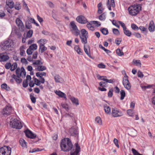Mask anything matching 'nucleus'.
Returning a JSON list of instances; mask_svg holds the SVG:
<instances>
[{"label":"nucleus","mask_w":155,"mask_h":155,"mask_svg":"<svg viewBox=\"0 0 155 155\" xmlns=\"http://www.w3.org/2000/svg\"><path fill=\"white\" fill-rule=\"evenodd\" d=\"M111 114L114 117H119L123 115L122 112L120 110L116 108L112 109Z\"/></svg>","instance_id":"nucleus-7"},{"label":"nucleus","mask_w":155,"mask_h":155,"mask_svg":"<svg viewBox=\"0 0 155 155\" xmlns=\"http://www.w3.org/2000/svg\"><path fill=\"white\" fill-rule=\"evenodd\" d=\"M61 105L62 107L64 108L66 111H68L69 110L68 105L66 104L61 103Z\"/></svg>","instance_id":"nucleus-43"},{"label":"nucleus","mask_w":155,"mask_h":155,"mask_svg":"<svg viewBox=\"0 0 155 155\" xmlns=\"http://www.w3.org/2000/svg\"><path fill=\"white\" fill-rule=\"evenodd\" d=\"M21 146L25 147L26 146V142L23 139H20L19 140Z\"/></svg>","instance_id":"nucleus-33"},{"label":"nucleus","mask_w":155,"mask_h":155,"mask_svg":"<svg viewBox=\"0 0 155 155\" xmlns=\"http://www.w3.org/2000/svg\"><path fill=\"white\" fill-rule=\"evenodd\" d=\"M1 87L2 89H4L6 91H9L10 90V87L8 86L5 83L2 84L1 85Z\"/></svg>","instance_id":"nucleus-31"},{"label":"nucleus","mask_w":155,"mask_h":155,"mask_svg":"<svg viewBox=\"0 0 155 155\" xmlns=\"http://www.w3.org/2000/svg\"><path fill=\"white\" fill-rule=\"evenodd\" d=\"M124 34L130 37L131 35V32L129 30L127 29V28L124 30Z\"/></svg>","instance_id":"nucleus-35"},{"label":"nucleus","mask_w":155,"mask_h":155,"mask_svg":"<svg viewBox=\"0 0 155 155\" xmlns=\"http://www.w3.org/2000/svg\"><path fill=\"white\" fill-rule=\"evenodd\" d=\"M120 94L121 95L120 99L121 100H123L125 96V93L124 90H121L120 92Z\"/></svg>","instance_id":"nucleus-39"},{"label":"nucleus","mask_w":155,"mask_h":155,"mask_svg":"<svg viewBox=\"0 0 155 155\" xmlns=\"http://www.w3.org/2000/svg\"><path fill=\"white\" fill-rule=\"evenodd\" d=\"M131 27L134 30H139V28L136 25L134 24H132L131 25Z\"/></svg>","instance_id":"nucleus-60"},{"label":"nucleus","mask_w":155,"mask_h":155,"mask_svg":"<svg viewBox=\"0 0 155 155\" xmlns=\"http://www.w3.org/2000/svg\"><path fill=\"white\" fill-rule=\"evenodd\" d=\"M21 76L23 78L25 77L26 75V72L24 68L23 67L21 68Z\"/></svg>","instance_id":"nucleus-41"},{"label":"nucleus","mask_w":155,"mask_h":155,"mask_svg":"<svg viewBox=\"0 0 155 155\" xmlns=\"http://www.w3.org/2000/svg\"><path fill=\"white\" fill-rule=\"evenodd\" d=\"M13 111L12 107L11 106H7L3 109L2 114L5 116H7L10 115Z\"/></svg>","instance_id":"nucleus-8"},{"label":"nucleus","mask_w":155,"mask_h":155,"mask_svg":"<svg viewBox=\"0 0 155 155\" xmlns=\"http://www.w3.org/2000/svg\"><path fill=\"white\" fill-rule=\"evenodd\" d=\"M47 47H45V45L39 46V51L41 53H43L45 51L47 50Z\"/></svg>","instance_id":"nucleus-34"},{"label":"nucleus","mask_w":155,"mask_h":155,"mask_svg":"<svg viewBox=\"0 0 155 155\" xmlns=\"http://www.w3.org/2000/svg\"><path fill=\"white\" fill-rule=\"evenodd\" d=\"M36 76L39 78H40L41 79V83L43 84L45 83V79L42 77V76H46V73L45 72H37L36 73Z\"/></svg>","instance_id":"nucleus-13"},{"label":"nucleus","mask_w":155,"mask_h":155,"mask_svg":"<svg viewBox=\"0 0 155 155\" xmlns=\"http://www.w3.org/2000/svg\"><path fill=\"white\" fill-rule=\"evenodd\" d=\"M81 35H80V37H88V34L87 32L85 29H83L81 30Z\"/></svg>","instance_id":"nucleus-25"},{"label":"nucleus","mask_w":155,"mask_h":155,"mask_svg":"<svg viewBox=\"0 0 155 155\" xmlns=\"http://www.w3.org/2000/svg\"><path fill=\"white\" fill-rule=\"evenodd\" d=\"M97 79L101 80L104 81L103 79H106V77L105 76H101L99 75H97Z\"/></svg>","instance_id":"nucleus-59"},{"label":"nucleus","mask_w":155,"mask_h":155,"mask_svg":"<svg viewBox=\"0 0 155 155\" xmlns=\"http://www.w3.org/2000/svg\"><path fill=\"white\" fill-rule=\"evenodd\" d=\"M21 70H20L19 68H18L16 70V76L17 77H21Z\"/></svg>","instance_id":"nucleus-45"},{"label":"nucleus","mask_w":155,"mask_h":155,"mask_svg":"<svg viewBox=\"0 0 155 155\" xmlns=\"http://www.w3.org/2000/svg\"><path fill=\"white\" fill-rule=\"evenodd\" d=\"M71 135L73 136L78 137V127H72L70 130Z\"/></svg>","instance_id":"nucleus-11"},{"label":"nucleus","mask_w":155,"mask_h":155,"mask_svg":"<svg viewBox=\"0 0 155 155\" xmlns=\"http://www.w3.org/2000/svg\"><path fill=\"white\" fill-rule=\"evenodd\" d=\"M70 98L74 104L77 106L79 104V101L77 98L73 97H71Z\"/></svg>","instance_id":"nucleus-27"},{"label":"nucleus","mask_w":155,"mask_h":155,"mask_svg":"<svg viewBox=\"0 0 155 155\" xmlns=\"http://www.w3.org/2000/svg\"><path fill=\"white\" fill-rule=\"evenodd\" d=\"M20 55L21 56H23V54L25 53V51L24 50V46H22L20 48Z\"/></svg>","instance_id":"nucleus-48"},{"label":"nucleus","mask_w":155,"mask_h":155,"mask_svg":"<svg viewBox=\"0 0 155 155\" xmlns=\"http://www.w3.org/2000/svg\"><path fill=\"white\" fill-rule=\"evenodd\" d=\"M70 26L72 33L75 36H78L80 34V31L78 29L75 22L71 21L70 23Z\"/></svg>","instance_id":"nucleus-5"},{"label":"nucleus","mask_w":155,"mask_h":155,"mask_svg":"<svg viewBox=\"0 0 155 155\" xmlns=\"http://www.w3.org/2000/svg\"><path fill=\"white\" fill-rule=\"evenodd\" d=\"M3 147L5 151V155H10L11 153V148L8 146H4Z\"/></svg>","instance_id":"nucleus-16"},{"label":"nucleus","mask_w":155,"mask_h":155,"mask_svg":"<svg viewBox=\"0 0 155 155\" xmlns=\"http://www.w3.org/2000/svg\"><path fill=\"white\" fill-rule=\"evenodd\" d=\"M87 27L89 30L92 31H93L94 30V28L92 26L91 24L89 23L87 24Z\"/></svg>","instance_id":"nucleus-53"},{"label":"nucleus","mask_w":155,"mask_h":155,"mask_svg":"<svg viewBox=\"0 0 155 155\" xmlns=\"http://www.w3.org/2000/svg\"><path fill=\"white\" fill-rule=\"evenodd\" d=\"M155 26L153 21H151L149 23L148 29L150 32H153L155 30Z\"/></svg>","instance_id":"nucleus-19"},{"label":"nucleus","mask_w":155,"mask_h":155,"mask_svg":"<svg viewBox=\"0 0 155 155\" xmlns=\"http://www.w3.org/2000/svg\"><path fill=\"white\" fill-rule=\"evenodd\" d=\"M106 18V15L105 13H103L99 17V19L101 21H104Z\"/></svg>","instance_id":"nucleus-44"},{"label":"nucleus","mask_w":155,"mask_h":155,"mask_svg":"<svg viewBox=\"0 0 155 155\" xmlns=\"http://www.w3.org/2000/svg\"><path fill=\"white\" fill-rule=\"evenodd\" d=\"M20 77H21L16 76V75L14 74L12 76V77L15 80L17 84L21 83L22 81V79L20 78Z\"/></svg>","instance_id":"nucleus-20"},{"label":"nucleus","mask_w":155,"mask_h":155,"mask_svg":"<svg viewBox=\"0 0 155 155\" xmlns=\"http://www.w3.org/2000/svg\"><path fill=\"white\" fill-rule=\"evenodd\" d=\"M29 47L31 49H32L33 51L34 50H35L37 49V46L36 44H33L31 45Z\"/></svg>","instance_id":"nucleus-52"},{"label":"nucleus","mask_w":155,"mask_h":155,"mask_svg":"<svg viewBox=\"0 0 155 155\" xmlns=\"http://www.w3.org/2000/svg\"><path fill=\"white\" fill-rule=\"evenodd\" d=\"M25 133L26 136L27 137L31 139H34L36 137V135L35 134H33L31 131L29 130H26L25 131Z\"/></svg>","instance_id":"nucleus-12"},{"label":"nucleus","mask_w":155,"mask_h":155,"mask_svg":"<svg viewBox=\"0 0 155 155\" xmlns=\"http://www.w3.org/2000/svg\"><path fill=\"white\" fill-rule=\"evenodd\" d=\"M101 31L104 35H107L108 33V30L106 28H104L101 29Z\"/></svg>","instance_id":"nucleus-40"},{"label":"nucleus","mask_w":155,"mask_h":155,"mask_svg":"<svg viewBox=\"0 0 155 155\" xmlns=\"http://www.w3.org/2000/svg\"><path fill=\"white\" fill-rule=\"evenodd\" d=\"M29 21L31 22L34 23L36 26H39V25L36 22L34 19L31 18Z\"/></svg>","instance_id":"nucleus-58"},{"label":"nucleus","mask_w":155,"mask_h":155,"mask_svg":"<svg viewBox=\"0 0 155 155\" xmlns=\"http://www.w3.org/2000/svg\"><path fill=\"white\" fill-rule=\"evenodd\" d=\"M60 147L61 150L67 152L71 150L73 145L71 140L69 138H65L61 140L60 143Z\"/></svg>","instance_id":"nucleus-1"},{"label":"nucleus","mask_w":155,"mask_h":155,"mask_svg":"<svg viewBox=\"0 0 155 155\" xmlns=\"http://www.w3.org/2000/svg\"><path fill=\"white\" fill-rule=\"evenodd\" d=\"M132 151L134 155H142L139 153L137 150L134 148L132 149Z\"/></svg>","instance_id":"nucleus-54"},{"label":"nucleus","mask_w":155,"mask_h":155,"mask_svg":"<svg viewBox=\"0 0 155 155\" xmlns=\"http://www.w3.org/2000/svg\"><path fill=\"white\" fill-rule=\"evenodd\" d=\"M25 26L28 29H30L32 28V25L31 23H29L28 22L26 23Z\"/></svg>","instance_id":"nucleus-63"},{"label":"nucleus","mask_w":155,"mask_h":155,"mask_svg":"<svg viewBox=\"0 0 155 155\" xmlns=\"http://www.w3.org/2000/svg\"><path fill=\"white\" fill-rule=\"evenodd\" d=\"M5 68L7 69L11 68V64L10 62H8L6 63L5 65Z\"/></svg>","instance_id":"nucleus-61"},{"label":"nucleus","mask_w":155,"mask_h":155,"mask_svg":"<svg viewBox=\"0 0 155 155\" xmlns=\"http://www.w3.org/2000/svg\"><path fill=\"white\" fill-rule=\"evenodd\" d=\"M139 29H140L143 33L146 32L147 31V28L143 26H140L139 28Z\"/></svg>","instance_id":"nucleus-51"},{"label":"nucleus","mask_w":155,"mask_h":155,"mask_svg":"<svg viewBox=\"0 0 155 155\" xmlns=\"http://www.w3.org/2000/svg\"><path fill=\"white\" fill-rule=\"evenodd\" d=\"M127 113L130 116L133 117L134 116V111L131 109H129L127 110Z\"/></svg>","instance_id":"nucleus-42"},{"label":"nucleus","mask_w":155,"mask_h":155,"mask_svg":"<svg viewBox=\"0 0 155 155\" xmlns=\"http://www.w3.org/2000/svg\"><path fill=\"white\" fill-rule=\"evenodd\" d=\"M124 76L123 78V84L124 87L127 90H129L130 89L131 85L130 84L128 80V77L126 74L125 71Z\"/></svg>","instance_id":"nucleus-6"},{"label":"nucleus","mask_w":155,"mask_h":155,"mask_svg":"<svg viewBox=\"0 0 155 155\" xmlns=\"http://www.w3.org/2000/svg\"><path fill=\"white\" fill-rule=\"evenodd\" d=\"M21 6L19 3L17 2L15 7V8L17 10H19L21 8Z\"/></svg>","instance_id":"nucleus-64"},{"label":"nucleus","mask_w":155,"mask_h":155,"mask_svg":"<svg viewBox=\"0 0 155 155\" xmlns=\"http://www.w3.org/2000/svg\"><path fill=\"white\" fill-rule=\"evenodd\" d=\"M47 68L45 66L42 65H40L39 66H38L37 68H35L37 71H43L45 70Z\"/></svg>","instance_id":"nucleus-28"},{"label":"nucleus","mask_w":155,"mask_h":155,"mask_svg":"<svg viewBox=\"0 0 155 155\" xmlns=\"http://www.w3.org/2000/svg\"><path fill=\"white\" fill-rule=\"evenodd\" d=\"M43 64V63L39 60H36L33 61L32 65L35 68H37L38 66H39L40 65H42Z\"/></svg>","instance_id":"nucleus-21"},{"label":"nucleus","mask_w":155,"mask_h":155,"mask_svg":"<svg viewBox=\"0 0 155 155\" xmlns=\"http://www.w3.org/2000/svg\"><path fill=\"white\" fill-rule=\"evenodd\" d=\"M33 79L34 81L35 84L37 85L40 86L41 83V79L40 78H39V80H38V79L33 78Z\"/></svg>","instance_id":"nucleus-30"},{"label":"nucleus","mask_w":155,"mask_h":155,"mask_svg":"<svg viewBox=\"0 0 155 155\" xmlns=\"http://www.w3.org/2000/svg\"><path fill=\"white\" fill-rule=\"evenodd\" d=\"M6 5L8 6L10 8H13L14 7V2L12 0H7Z\"/></svg>","instance_id":"nucleus-23"},{"label":"nucleus","mask_w":155,"mask_h":155,"mask_svg":"<svg viewBox=\"0 0 155 155\" xmlns=\"http://www.w3.org/2000/svg\"><path fill=\"white\" fill-rule=\"evenodd\" d=\"M104 109L105 112L107 114H110V108L107 104L104 106Z\"/></svg>","instance_id":"nucleus-24"},{"label":"nucleus","mask_w":155,"mask_h":155,"mask_svg":"<svg viewBox=\"0 0 155 155\" xmlns=\"http://www.w3.org/2000/svg\"><path fill=\"white\" fill-rule=\"evenodd\" d=\"M13 42L11 40L8 39L2 42L0 45L2 50L11 51Z\"/></svg>","instance_id":"nucleus-2"},{"label":"nucleus","mask_w":155,"mask_h":155,"mask_svg":"<svg viewBox=\"0 0 155 155\" xmlns=\"http://www.w3.org/2000/svg\"><path fill=\"white\" fill-rule=\"evenodd\" d=\"M33 33V31L32 30H30L27 32L26 38L31 37L32 36Z\"/></svg>","instance_id":"nucleus-38"},{"label":"nucleus","mask_w":155,"mask_h":155,"mask_svg":"<svg viewBox=\"0 0 155 155\" xmlns=\"http://www.w3.org/2000/svg\"><path fill=\"white\" fill-rule=\"evenodd\" d=\"M15 22L19 30L21 31L25 30V27L21 20L19 18H17L15 20Z\"/></svg>","instance_id":"nucleus-9"},{"label":"nucleus","mask_w":155,"mask_h":155,"mask_svg":"<svg viewBox=\"0 0 155 155\" xmlns=\"http://www.w3.org/2000/svg\"><path fill=\"white\" fill-rule=\"evenodd\" d=\"M30 97L32 102L35 104L36 102V98L34 97V94L32 93L30 95Z\"/></svg>","instance_id":"nucleus-32"},{"label":"nucleus","mask_w":155,"mask_h":155,"mask_svg":"<svg viewBox=\"0 0 155 155\" xmlns=\"http://www.w3.org/2000/svg\"><path fill=\"white\" fill-rule=\"evenodd\" d=\"M80 37L81 40V41L83 44H85L87 43V38L88 37H87L86 36L85 37Z\"/></svg>","instance_id":"nucleus-36"},{"label":"nucleus","mask_w":155,"mask_h":155,"mask_svg":"<svg viewBox=\"0 0 155 155\" xmlns=\"http://www.w3.org/2000/svg\"><path fill=\"white\" fill-rule=\"evenodd\" d=\"M99 47L100 48H101L104 51L106 52L107 54H109L110 53L111 51H109L106 49L105 48L103 47L102 45H99Z\"/></svg>","instance_id":"nucleus-57"},{"label":"nucleus","mask_w":155,"mask_h":155,"mask_svg":"<svg viewBox=\"0 0 155 155\" xmlns=\"http://www.w3.org/2000/svg\"><path fill=\"white\" fill-rule=\"evenodd\" d=\"M104 81H105L107 83H113L115 82V80L113 79H110L108 80L106 78V79H103Z\"/></svg>","instance_id":"nucleus-55"},{"label":"nucleus","mask_w":155,"mask_h":155,"mask_svg":"<svg viewBox=\"0 0 155 155\" xmlns=\"http://www.w3.org/2000/svg\"><path fill=\"white\" fill-rule=\"evenodd\" d=\"M17 64L16 62L13 63L12 64H11V67L10 70L11 71H13L17 68Z\"/></svg>","instance_id":"nucleus-37"},{"label":"nucleus","mask_w":155,"mask_h":155,"mask_svg":"<svg viewBox=\"0 0 155 155\" xmlns=\"http://www.w3.org/2000/svg\"><path fill=\"white\" fill-rule=\"evenodd\" d=\"M76 20L77 22L81 24H85L87 22V19L84 16L81 15L78 16Z\"/></svg>","instance_id":"nucleus-10"},{"label":"nucleus","mask_w":155,"mask_h":155,"mask_svg":"<svg viewBox=\"0 0 155 155\" xmlns=\"http://www.w3.org/2000/svg\"><path fill=\"white\" fill-rule=\"evenodd\" d=\"M74 49L78 54H82V51L81 50L79 45H75L74 46Z\"/></svg>","instance_id":"nucleus-29"},{"label":"nucleus","mask_w":155,"mask_h":155,"mask_svg":"<svg viewBox=\"0 0 155 155\" xmlns=\"http://www.w3.org/2000/svg\"><path fill=\"white\" fill-rule=\"evenodd\" d=\"M116 53L117 55L119 56H121L124 54V53L121 51L119 48H117L116 50Z\"/></svg>","instance_id":"nucleus-46"},{"label":"nucleus","mask_w":155,"mask_h":155,"mask_svg":"<svg viewBox=\"0 0 155 155\" xmlns=\"http://www.w3.org/2000/svg\"><path fill=\"white\" fill-rule=\"evenodd\" d=\"M111 4L109 3V0H107V5L109 10H111V6L113 8L115 7V5L114 0H110Z\"/></svg>","instance_id":"nucleus-15"},{"label":"nucleus","mask_w":155,"mask_h":155,"mask_svg":"<svg viewBox=\"0 0 155 155\" xmlns=\"http://www.w3.org/2000/svg\"><path fill=\"white\" fill-rule=\"evenodd\" d=\"M141 9V7L138 5L131 6L128 8L129 14L132 16H135L137 15Z\"/></svg>","instance_id":"nucleus-3"},{"label":"nucleus","mask_w":155,"mask_h":155,"mask_svg":"<svg viewBox=\"0 0 155 155\" xmlns=\"http://www.w3.org/2000/svg\"><path fill=\"white\" fill-rule=\"evenodd\" d=\"M95 121L99 125L102 124V121L101 118L100 117H97L95 118Z\"/></svg>","instance_id":"nucleus-47"},{"label":"nucleus","mask_w":155,"mask_h":155,"mask_svg":"<svg viewBox=\"0 0 155 155\" xmlns=\"http://www.w3.org/2000/svg\"><path fill=\"white\" fill-rule=\"evenodd\" d=\"M76 146V149L75 151L71 153V155H77L80 151V147L78 143H75V144Z\"/></svg>","instance_id":"nucleus-18"},{"label":"nucleus","mask_w":155,"mask_h":155,"mask_svg":"<svg viewBox=\"0 0 155 155\" xmlns=\"http://www.w3.org/2000/svg\"><path fill=\"white\" fill-rule=\"evenodd\" d=\"M47 40L43 39H41L38 41V43L39 44V46H44Z\"/></svg>","instance_id":"nucleus-26"},{"label":"nucleus","mask_w":155,"mask_h":155,"mask_svg":"<svg viewBox=\"0 0 155 155\" xmlns=\"http://www.w3.org/2000/svg\"><path fill=\"white\" fill-rule=\"evenodd\" d=\"M10 126L13 128L20 129L22 127L21 122L16 119H15L10 121Z\"/></svg>","instance_id":"nucleus-4"},{"label":"nucleus","mask_w":155,"mask_h":155,"mask_svg":"<svg viewBox=\"0 0 155 155\" xmlns=\"http://www.w3.org/2000/svg\"><path fill=\"white\" fill-rule=\"evenodd\" d=\"M23 87H26L28 85V82L27 80H25L23 81L22 84Z\"/></svg>","instance_id":"nucleus-62"},{"label":"nucleus","mask_w":155,"mask_h":155,"mask_svg":"<svg viewBox=\"0 0 155 155\" xmlns=\"http://www.w3.org/2000/svg\"><path fill=\"white\" fill-rule=\"evenodd\" d=\"M84 50L85 53L87 54V55L90 58H92V57L91 55V54L90 53V52H89L87 49L85 47V45L84 46Z\"/></svg>","instance_id":"nucleus-49"},{"label":"nucleus","mask_w":155,"mask_h":155,"mask_svg":"<svg viewBox=\"0 0 155 155\" xmlns=\"http://www.w3.org/2000/svg\"><path fill=\"white\" fill-rule=\"evenodd\" d=\"M133 62L134 64H136L137 66H141V63L140 60H134L133 61Z\"/></svg>","instance_id":"nucleus-56"},{"label":"nucleus","mask_w":155,"mask_h":155,"mask_svg":"<svg viewBox=\"0 0 155 155\" xmlns=\"http://www.w3.org/2000/svg\"><path fill=\"white\" fill-rule=\"evenodd\" d=\"M9 58L8 56L5 53H0V61H6Z\"/></svg>","instance_id":"nucleus-14"},{"label":"nucleus","mask_w":155,"mask_h":155,"mask_svg":"<svg viewBox=\"0 0 155 155\" xmlns=\"http://www.w3.org/2000/svg\"><path fill=\"white\" fill-rule=\"evenodd\" d=\"M113 88L110 89L109 91L108 92L107 96L109 97H111L113 95Z\"/></svg>","instance_id":"nucleus-50"},{"label":"nucleus","mask_w":155,"mask_h":155,"mask_svg":"<svg viewBox=\"0 0 155 155\" xmlns=\"http://www.w3.org/2000/svg\"><path fill=\"white\" fill-rule=\"evenodd\" d=\"M54 79L55 81L57 83H61L63 81V78L58 75L54 76Z\"/></svg>","instance_id":"nucleus-22"},{"label":"nucleus","mask_w":155,"mask_h":155,"mask_svg":"<svg viewBox=\"0 0 155 155\" xmlns=\"http://www.w3.org/2000/svg\"><path fill=\"white\" fill-rule=\"evenodd\" d=\"M55 93L58 95L59 97L63 98L65 99H66V95L65 93L61 91H54Z\"/></svg>","instance_id":"nucleus-17"}]
</instances>
